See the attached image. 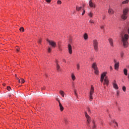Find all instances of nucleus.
Returning <instances> with one entry per match:
<instances>
[{"label":"nucleus","instance_id":"nucleus-1","mask_svg":"<svg viewBox=\"0 0 129 129\" xmlns=\"http://www.w3.org/2000/svg\"><path fill=\"white\" fill-rule=\"evenodd\" d=\"M104 81V84L106 85H108V83H109V81H108V79L106 77V73H103L101 75V80L100 81L101 83L103 82Z\"/></svg>","mask_w":129,"mask_h":129},{"label":"nucleus","instance_id":"nucleus-2","mask_svg":"<svg viewBox=\"0 0 129 129\" xmlns=\"http://www.w3.org/2000/svg\"><path fill=\"white\" fill-rule=\"evenodd\" d=\"M128 35L125 34L124 36H122L121 40L123 43V45L125 48H126L128 46V42H127V40H128Z\"/></svg>","mask_w":129,"mask_h":129},{"label":"nucleus","instance_id":"nucleus-3","mask_svg":"<svg viewBox=\"0 0 129 129\" xmlns=\"http://www.w3.org/2000/svg\"><path fill=\"white\" fill-rule=\"evenodd\" d=\"M128 8H125L123 10V14L121 15V18L122 20H126L127 18V13H128Z\"/></svg>","mask_w":129,"mask_h":129},{"label":"nucleus","instance_id":"nucleus-4","mask_svg":"<svg viewBox=\"0 0 129 129\" xmlns=\"http://www.w3.org/2000/svg\"><path fill=\"white\" fill-rule=\"evenodd\" d=\"M94 93V87H93V85L91 86V89L90 91V94H89V99L90 101H92V99H93V94Z\"/></svg>","mask_w":129,"mask_h":129},{"label":"nucleus","instance_id":"nucleus-5","mask_svg":"<svg viewBox=\"0 0 129 129\" xmlns=\"http://www.w3.org/2000/svg\"><path fill=\"white\" fill-rule=\"evenodd\" d=\"M93 46L95 51L97 52L98 51V41L96 39H94L93 41Z\"/></svg>","mask_w":129,"mask_h":129},{"label":"nucleus","instance_id":"nucleus-6","mask_svg":"<svg viewBox=\"0 0 129 129\" xmlns=\"http://www.w3.org/2000/svg\"><path fill=\"white\" fill-rule=\"evenodd\" d=\"M47 41L49 43L50 46H52V47H53V48H55V47H56V42L53 41L49 40V39H47Z\"/></svg>","mask_w":129,"mask_h":129},{"label":"nucleus","instance_id":"nucleus-7","mask_svg":"<svg viewBox=\"0 0 129 129\" xmlns=\"http://www.w3.org/2000/svg\"><path fill=\"white\" fill-rule=\"evenodd\" d=\"M85 115L87 118V120L88 122V124H89V123H90V116H89V115H88V114H87V112H85Z\"/></svg>","mask_w":129,"mask_h":129},{"label":"nucleus","instance_id":"nucleus-8","mask_svg":"<svg viewBox=\"0 0 129 129\" xmlns=\"http://www.w3.org/2000/svg\"><path fill=\"white\" fill-rule=\"evenodd\" d=\"M68 48L69 54H72V46L71 44H68Z\"/></svg>","mask_w":129,"mask_h":129},{"label":"nucleus","instance_id":"nucleus-9","mask_svg":"<svg viewBox=\"0 0 129 129\" xmlns=\"http://www.w3.org/2000/svg\"><path fill=\"white\" fill-rule=\"evenodd\" d=\"M109 43L111 47H114L113 45V39L112 38H109Z\"/></svg>","mask_w":129,"mask_h":129},{"label":"nucleus","instance_id":"nucleus-10","mask_svg":"<svg viewBox=\"0 0 129 129\" xmlns=\"http://www.w3.org/2000/svg\"><path fill=\"white\" fill-rule=\"evenodd\" d=\"M108 14L110 15H113L114 14V12L113 11V10L111 8H109L108 11Z\"/></svg>","mask_w":129,"mask_h":129},{"label":"nucleus","instance_id":"nucleus-11","mask_svg":"<svg viewBox=\"0 0 129 129\" xmlns=\"http://www.w3.org/2000/svg\"><path fill=\"white\" fill-rule=\"evenodd\" d=\"M89 6L91 8H95V5L93 4L91 0L89 1Z\"/></svg>","mask_w":129,"mask_h":129},{"label":"nucleus","instance_id":"nucleus-12","mask_svg":"<svg viewBox=\"0 0 129 129\" xmlns=\"http://www.w3.org/2000/svg\"><path fill=\"white\" fill-rule=\"evenodd\" d=\"M119 67V62H117V63H115L114 68H115V70H117V69H118Z\"/></svg>","mask_w":129,"mask_h":129},{"label":"nucleus","instance_id":"nucleus-13","mask_svg":"<svg viewBox=\"0 0 129 129\" xmlns=\"http://www.w3.org/2000/svg\"><path fill=\"white\" fill-rule=\"evenodd\" d=\"M92 68L93 69L95 70V69H97V66L96 65V63L94 62L92 64Z\"/></svg>","mask_w":129,"mask_h":129},{"label":"nucleus","instance_id":"nucleus-14","mask_svg":"<svg viewBox=\"0 0 129 129\" xmlns=\"http://www.w3.org/2000/svg\"><path fill=\"white\" fill-rule=\"evenodd\" d=\"M59 105L60 111H63V110H64V107H63V106H62V104L59 103Z\"/></svg>","mask_w":129,"mask_h":129},{"label":"nucleus","instance_id":"nucleus-15","mask_svg":"<svg viewBox=\"0 0 129 129\" xmlns=\"http://www.w3.org/2000/svg\"><path fill=\"white\" fill-rule=\"evenodd\" d=\"M76 9L77 12H79V11H81L82 9V7H79L78 6H76Z\"/></svg>","mask_w":129,"mask_h":129},{"label":"nucleus","instance_id":"nucleus-16","mask_svg":"<svg viewBox=\"0 0 129 129\" xmlns=\"http://www.w3.org/2000/svg\"><path fill=\"white\" fill-rule=\"evenodd\" d=\"M113 86L115 89H118V86H117V84L116 83H113Z\"/></svg>","mask_w":129,"mask_h":129},{"label":"nucleus","instance_id":"nucleus-17","mask_svg":"<svg viewBox=\"0 0 129 129\" xmlns=\"http://www.w3.org/2000/svg\"><path fill=\"white\" fill-rule=\"evenodd\" d=\"M84 38L85 40H87V39H88V35H87V34L85 33V34L84 35Z\"/></svg>","mask_w":129,"mask_h":129},{"label":"nucleus","instance_id":"nucleus-18","mask_svg":"<svg viewBox=\"0 0 129 129\" xmlns=\"http://www.w3.org/2000/svg\"><path fill=\"white\" fill-rule=\"evenodd\" d=\"M59 93L63 97H64V94H65V93L64 92V91H59Z\"/></svg>","mask_w":129,"mask_h":129},{"label":"nucleus","instance_id":"nucleus-19","mask_svg":"<svg viewBox=\"0 0 129 129\" xmlns=\"http://www.w3.org/2000/svg\"><path fill=\"white\" fill-rule=\"evenodd\" d=\"M124 75H127V70H126V69H124Z\"/></svg>","mask_w":129,"mask_h":129},{"label":"nucleus","instance_id":"nucleus-20","mask_svg":"<svg viewBox=\"0 0 129 129\" xmlns=\"http://www.w3.org/2000/svg\"><path fill=\"white\" fill-rule=\"evenodd\" d=\"M128 2H129L128 0H125V1L122 2V4L123 5H124V4H128Z\"/></svg>","mask_w":129,"mask_h":129},{"label":"nucleus","instance_id":"nucleus-21","mask_svg":"<svg viewBox=\"0 0 129 129\" xmlns=\"http://www.w3.org/2000/svg\"><path fill=\"white\" fill-rule=\"evenodd\" d=\"M56 69L57 71H60V66H59V64H58V63H56Z\"/></svg>","mask_w":129,"mask_h":129},{"label":"nucleus","instance_id":"nucleus-22","mask_svg":"<svg viewBox=\"0 0 129 129\" xmlns=\"http://www.w3.org/2000/svg\"><path fill=\"white\" fill-rule=\"evenodd\" d=\"M72 78L73 80H75V79H76V78L75 77V76L74 75V74H72Z\"/></svg>","mask_w":129,"mask_h":129},{"label":"nucleus","instance_id":"nucleus-23","mask_svg":"<svg viewBox=\"0 0 129 129\" xmlns=\"http://www.w3.org/2000/svg\"><path fill=\"white\" fill-rule=\"evenodd\" d=\"M19 30H20V32H24V31H25L24 27L20 28Z\"/></svg>","mask_w":129,"mask_h":129},{"label":"nucleus","instance_id":"nucleus-24","mask_svg":"<svg viewBox=\"0 0 129 129\" xmlns=\"http://www.w3.org/2000/svg\"><path fill=\"white\" fill-rule=\"evenodd\" d=\"M94 70H95V74L98 75V69H96Z\"/></svg>","mask_w":129,"mask_h":129},{"label":"nucleus","instance_id":"nucleus-25","mask_svg":"<svg viewBox=\"0 0 129 129\" xmlns=\"http://www.w3.org/2000/svg\"><path fill=\"white\" fill-rule=\"evenodd\" d=\"M77 70H79V69H80V65H79V64L77 65Z\"/></svg>","mask_w":129,"mask_h":129},{"label":"nucleus","instance_id":"nucleus-26","mask_svg":"<svg viewBox=\"0 0 129 129\" xmlns=\"http://www.w3.org/2000/svg\"><path fill=\"white\" fill-rule=\"evenodd\" d=\"M113 123H114L116 126H118V124H117V122H116V121L113 120Z\"/></svg>","mask_w":129,"mask_h":129},{"label":"nucleus","instance_id":"nucleus-27","mask_svg":"<svg viewBox=\"0 0 129 129\" xmlns=\"http://www.w3.org/2000/svg\"><path fill=\"white\" fill-rule=\"evenodd\" d=\"M17 52H19V50H20V48L18 46H16V48H15Z\"/></svg>","mask_w":129,"mask_h":129},{"label":"nucleus","instance_id":"nucleus-28","mask_svg":"<svg viewBox=\"0 0 129 129\" xmlns=\"http://www.w3.org/2000/svg\"><path fill=\"white\" fill-rule=\"evenodd\" d=\"M20 80L21 83H25V80L24 79H21Z\"/></svg>","mask_w":129,"mask_h":129},{"label":"nucleus","instance_id":"nucleus-29","mask_svg":"<svg viewBox=\"0 0 129 129\" xmlns=\"http://www.w3.org/2000/svg\"><path fill=\"white\" fill-rule=\"evenodd\" d=\"M93 16V14H92V13H90V14H89V16L90 17V18H92Z\"/></svg>","mask_w":129,"mask_h":129},{"label":"nucleus","instance_id":"nucleus-30","mask_svg":"<svg viewBox=\"0 0 129 129\" xmlns=\"http://www.w3.org/2000/svg\"><path fill=\"white\" fill-rule=\"evenodd\" d=\"M126 88H125V86H123L122 87V90L124 91V92H125V90H126Z\"/></svg>","mask_w":129,"mask_h":129},{"label":"nucleus","instance_id":"nucleus-31","mask_svg":"<svg viewBox=\"0 0 129 129\" xmlns=\"http://www.w3.org/2000/svg\"><path fill=\"white\" fill-rule=\"evenodd\" d=\"M93 123H94V125L93 126L92 128H95V127H96V125L94 124V121H93Z\"/></svg>","mask_w":129,"mask_h":129},{"label":"nucleus","instance_id":"nucleus-32","mask_svg":"<svg viewBox=\"0 0 129 129\" xmlns=\"http://www.w3.org/2000/svg\"><path fill=\"white\" fill-rule=\"evenodd\" d=\"M123 55H124V53H123V52L120 53V56L121 57V58H122V57H123Z\"/></svg>","mask_w":129,"mask_h":129},{"label":"nucleus","instance_id":"nucleus-33","mask_svg":"<svg viewBox=\"0 0 129 129\" xmlns=\"http://www.w3.org/2000/svg\"><path fill=\"white\" fill-rule=\"evenodd\" d=\"M57 4L58 5H61V4H62V2L60 1H58Z\"/></svg>","mask_w":129,"mask_h":129},{"label":"nucleus","instance_id":"nucleus-34","mask_svg":"<svg viewBox=\"0 0 129 129\" xmlns=\"http://www.w3.org/2000/svg\"><path fill=\"white\" fill-rule=\"evenodd\" d=\"M11 87H10V86L7 87V90L10 91V90H11Z\"/></svg>","mask_w":129,"mask_h":129},{"label":"nucleus","instance_id":"nucleus-35","mask_svg":"<svg viewBox=\"0 0 129 129\" xmlns=\"http://www.w3.org/2000/svg\"><path fill=\"white\" fill-rule=\"evenodd\" d=\"M100 29L101 30H104V26H100Z\"/></svg>","mask_w":129,"mask_h":129},{"label":"nucleus","instance_id":"nucleus-36","mask_svg":"<svg viewBox=\"0 0 129 129\" xmlns=\"http://www.w3.org/2000/svg\"><path fill=\"white\" fill-rule=\"evenodd\" d=\"M48 53H51V48H50V47L48 48Z\"/></svg>","mask_w":129,"mask_h":129},{"label":"nucleus","instance_id":"nucleus-37","mask_svg":"<svg viewBox=\"0 0 129 129\" xmlns=\"http://www.w3.org/2000/svg\"><path fill=\"white\" fill-rule=\"evenodd\" d=\"M56 100L57 101H58L59 104L60 103H61L60 102V100H59V99L56 98Z\"/></svg>","mask_w":129,"mask_h":129},{"label":"nucleus","instance_id":"nucleus-38","mask_svg":"<svg viewBox=\"0 0 129 129\" xmlns=\"http://www.w3.org/2000/svg\"><path fill=\"white\" fill-rule=\"evenodd\" d=\"M85 14V10H83V13L82 14V16L84 15Z\"/></svg>","mask_w":129,"mask_h":129},{"label":"nucleus","instance_id":"nucleus-39","mask_svg":"<svg viewBox=\"0 0 129 129\" xmlns=\"http://www.w3.org/2000/svg\"><path fill=\"white\" fill-rule=\"evenodd\" d=\"M90 23H91V24H94V22L93 21H92V20H90Z\"/></svg>","mask_w":129,"mask_h":129},{"label":"nucleus","instance_id":"nucleus-40","mask_svg":"<svg viewBox=\"0 0 129 129\" xmlns=\"http://www.w3.org/2000/svg\"><path fill=\"white\" fill-rule=\"evenodd\" d=\"M119 95V92L118 91H117V96H118Z\"/></svg>","mask_w":129,"mask_h":129},{"label":"nucleus","instance_id":"nucleus-41","mask_svg":"<svg viewBox=\"0 0 129 129\" xmlns=\"http://www.w3.org/2000/svg\"><path fill=\"white\" fill-rule=\"evenodd\" d=\"M114 62L115 64L117 63V62L116 61V60H115V59H114Z\"/></svg>","mask_w":129,"mask_h":129},{"label":"nucleus","instance_id":"nucleus-42","mask_svg":"<svg viewBox=\"0 0 129 129\" xmlns=\"http://www.w3.org/2000/svg\"><path fill=\"white\" fill-rule=\"evenodd\" d=\"M64 121H65V123H67V122L68 121V120L67 119H65Z\"/></svg>","mask_w":129,"mask_h":129},{"label":"nucleus","instance_id":"nucleus-43","mask_svg":"<svg viewBox=\"0 0 129 129\" xmlns=\"http://www.w3.org/2000/svg\"><path fill=\"white\" fill-rule=\"evenodd\" d=\"M47 3H51V0H46Z\"/></svg>","mask_w":129,"mask_h":129},{"label":"nucleus","instance_id":"nucleus-44","mask_svg":"<svg viewBox=\"0 0 129 129\" xmlns=\"http://www.w3.org/2000/svg\"><path fill=\"white\" fill-rule=\"evenodd\" d=\"M38 43L41 44V39H39L38 41Z\"/></svg>","mask_w":129,"mask_h":129},{"label":"nucleus","instance_id":"nucleus-45","mask_svg":"<svg viewBox=\"0 0 129 129\" xmlns=\"http://www.w3.org/2000/svg\"><path fill=\"white\" fill-rule=\"evenodd\" d=\"M75 95H77V93H76V90H75Z\"/></svg>","mask_w":129,"mask_h":129},{"label":"nucleus","instance_id":"nucleus-46","mask_svg":"<svg viewBox=\"0 0 129 129\" xmlns=\"http://www.w3.org/2000/svg\"><path fill=\"white\" fill-rule=\"evenodd\" d=\"M19 83H21V80H18Z\"/></svg>","mask_w":129,"mask_h":129},{"label":"nucleus","instance_id":"nucleus-47","mask_svg":"<svg viewBox=\"0 0 129 129\" xmlns=\"http://www.w3.org/2000/svg\"><path fill=\"white\" fill-rule=\"evenodd\" d=\"M104 19H105V15H104V17H103V20H104Z\"/></svg>","mask_w":129,"mask_h":129},{"label":"nucleus","instance_id":"nucleus-48","mask_svg":"<svg viewBox=\"0 0 129 129\" xmlns=\"http://www.w3.org/2000/svg\"><path fill=\"white\" fill-rule=\"evenodd\" d=\"M110 70H112V67H110Z\"/></svg>","mask_w":129,"mask_h":129},{"label":"nucleus","instance_id":"nucleus-49","mask_svg":"<svg viewBox=\"0 0 129 129\" xmlns=\"http://www.w3.org/2000/svg\"><path fill=\"white\" fill-rule=\"evenodd\" d=\"M88 112H90V108H88Z\"/></svg>","mask_w":129,"mask_h":129},{"label":"nucleus","instance_id":"nucleus-50","mask_svg":"<svg viewBox=\"0 0 129 129\" xmlns=\"http://www.w3.org/2000/svg\"><path fill=\"white\" fill-rule=\"evenodd\" d=\"M42 89H45V87L44 88H42Z\"/></svg>","mask_w":129,"mask_h":129},{"label":"nucleus","instance_id":"nucleus-51","mask_svg":"<svg viewBox=\"0 0 129 129\" xmlns=\"http://www.w3.org/2000/svg\"><path fill=\"white\" fill-rule=\"evenodd\" d=\"M3 85H4V86H5V85H6V84H3Z\"/></svg>","mask_w":129,"mask_h":129},{"label":"nucleus","instance_id":"nucleus-52","mask_svg":"<svg viewBox=\"0 0 129 129\" xmlns=\"http://www.w3.org/2000/svg\"><path fill=\"white\" fill-rule=\"evenodd\" d=\"M110 125H111L112 123H110Z\"/></svg>","mask_w":129,"mask_h":129},{"label":"nucleus","instance_id":"nucleus-53","mask_svg":"<svg viewBox=\"0 0 129 129\" xmlns=\"http://www.w3.org/2000/svg\"><path fill=\"white\" fill-rule=\"evenodd\" d=\"M64 62H65V60H64Z\"/></svg>","mask_w":129,"mask_h":129}]
</instances>
